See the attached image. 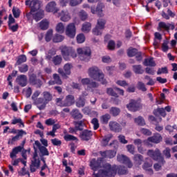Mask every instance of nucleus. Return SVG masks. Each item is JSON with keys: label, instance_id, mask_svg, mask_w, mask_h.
<instances>
[{"label": "nucleus", "instance_id": "nucleus-59", "mask_svg": "<svg viewBox=\"0 0 177 177\" xmlns=\"http://www.w3.org/2000/svg\"><path fill=\"white\" fill-rule=\"evenodd\" d=\"M12 15L15 19L20 17V10L18 8H12Z\"/></svg>", "mask_w": 177, "mask_h": 177}, {"label": "nucleus", "instance_id": "nucleus-3", "mask_svg": "<svg viewBox=\"0 0 177 177\" xmlns=\"http://www.w3.org/2000/svg\"><path fill=\"white\" fill-rule=\"evenodd\" d=\"M88 74L90 78L94 80V81H98L101 82L102 85H106L107 81L104 79V74L103 72L100 71L97 66H93L88 68Z\"/></svg>", "mask_w": 177, "mask_h": 177}, {"label": "nucleus", "instance_id": "nucleus-53", "mask_svg": "<svg viewBox=\"0 0 177 177\" xmlns=\"http://www.w3.org/2000/svg\"><path fill=\"white\" fill-rule=\"evenodd\" d=\"M64 39V37L62 35H55V36L53 38V42L57 43V42H62Z\"/></svg>", "mask_w": 177, "mask_h": 177}, {"label": "nucleus", "instance_id": "nucleus-43", "mask_svg": "<svg viewBox=\"0 0 177 177\" xmlns=\"http://www.w3.org/2000/svg\"><path fill=\"white\" fill-rule=\"evenodd\" d=\"M120 113H121V111L117 107H111L110 109V114H112L113 117H117Z\"/></svg>", "mask_w": 177, "mask_h": 177}, {"label": "nucleus", "instance_id": "nucleus-60", "mask_svg": "<svg viewBox=\"0 0 177 177\" xmlns=\"http://www.w3.org/2000/svg\"><path fill=\"white\" fill-rule=\"evenodd\" d=\"M45 124H46V125H48V127L55 125V124H56V120L53 118H49L46 120Z\"/></svg>", "mask_w": 177, "mask_h": 177}, {"label": "nucleus", "instance_id": "nucleus-33", "mask_svg": "<svg viewBox=\"0 0 177 177\" xmlns=\"http://www.w3.org/2000/svg\"><path fill=\"white\" fill-rule=\"evenodd\" d=\"M85 97H84L83 96H80L79 98L76 100L77 107H84V106H85Z\"/></svg>", "mask_w": 177, "mask_h": 177}, {"label": "nucleus", "instance_id": "nucleus-46", "mask_svg": "<svg viewBox=\"0 0 177 177\" xmlns=\"http://www.w3.org/2000/svg\"><path fill=\"white\" fill-rule=\"evenodd\" d=\"M157 113H158V114H160V115H161L162 117H165V115H167V113H165V109H164L163 108H158L156 111L153 112V114L155 115H157Z\"/></svg>", "mask_w": 177, "mask_h": 177}, {"label": "nucleus", "instance_id": "nucleus-55", "mask_svg": "<svg viewBox=\"0 0 177 177\" xmlns=\"http://www.w3.org/2000/svg\"><path fill=\"white\" fill-rule=\"evenodd\" d=\"M11 124L12 125H16V124H20L21 125H22V127H24V123L23 122V120H21V118H14V119L12 120Z\"/></svg>", "mask_w": 177, "mask_h": 177}, {"label": "nucleus", "instance_id": "nucleus-14", "mask_svg": "<svg viewBox=\"0 0 177 177\" xmlns=\"http://www.w3.org/2000/svg\"><path fill=\"white\" fill-rule=\"evenodd\" d=\"M117 160L119 162H122V164H125L128 168H132V167H133V164L132 163V161H131V159L125 155L118 154L117 156Z\"/></svg>", "mask_w": 177, "mask_h": 177}, {"label": "nucleus", "instance_id": "nucleus-24", "mask_svg": "<svg viewBox=\"0 0 177 177\" xmlns=\"http://www.w3.org/2000/svg\"><path fill=\"white\" fill-rule=\"evenodd\" d=\"M109 125L111 131H113V132H121L122 129L121 128V125H120L117 122L111 121L109 122Z\"/></svg>", "mask_w": 177, "mask_h": 177}, {"label": "nucleus", "instance_id": "nucleus-27", "mask_svg": "<svg viewBox=\"0 0 177 177\" xmlns=\"http://www.w3.org/2000/svg\"><path fill=\"white\" fill-rule=\"evenodd\" d=\"M151 167H153V162H147L144 163L142 168L143 169H145V171H147V174H148L149 175H153V169L151 168Z\"/></svg>", "mask_w": 177, "mask_h": 177}, {"label": "nucleus", "instance_id": "nucleus-50", "mask_svg": "<svg viewBox=\"0 0 177 177\" xmlns=\"http://www.w3.org/2000/svg\"><path fill=\"white\" fill-rule=\"evenodd\" d=\"M53 35V30H48L46 34V42H49L52 39V37Z\"/></svg>", "mask_w": 177, "mask_h": 177}, {"label": "nucleus", "instance_id": "nucleus-23", "mask_svg": "<svg viewBox=\"0 0 177 177\" xmlns=\"http://www.w3.org/2000/svg\"><path fill=\"white\" fill-rule=\"evenodd\" d=\"M16 82H17V84L19 85H20V86L24 87L27 86V76L26 75H20L19 76H17V79H16Z\"/></svg>", "mask_w": 177, "mask_h": 177}, {"label": "nucleus", "instance_id": "nucleus-35", "mask_svg": "<svg viewBox=\"0 0 177 177\" xmlns=\"http://www.w3.org/2000/svg\"><path fill=\"white\" fill-rule=\"evenodd\" d=\"M133 71L136 74H143V73H145V70L142 68V65L133 66Z\"/></svg>", "mask_w": 177, "mask_h": 177}, {"label": "nucleus", "instance_id": "nucleus-42", "mask_svg": "<svg viewBox=\"0 0 177 177\" xmlns=\"http://www.w3.org/2000/svg\"><path fill=\"white\" fill-rule=\"evenodd\" d=\"M111 118V116H110V114L106 113L102 116H101L100 120L102 124H107L109 122V120Z\"/></svg>", "mask_w": 177, "mask_h": 177}, {"label": "nucleus", "instance_id": "nucleus-20", "mask_svg": "<svg viewBox=\"0 0 177 177\" xmlns=\"http://www.w3.org/2000/svg\"><path fill=\"white\" fill-rule=\"evenodd\" d=\"M46 10L48 12L57 13V12H59V8L56 7V2L51 1L46 5Z\"/></svg>", "mask_w": 177, "mask_h": 177}, {"label": "nucleus", "instance_id": "nucleus-28", "mask_svg": "<svg viewBox=\"0 0 177 177\" xmlns=\"http://www.w3.org/2000/svg\"><path fill=\"white\" fill-rule=\"evenodd\" d=\"M53 77L54 81L50 80L49 82L50 85H55V84H57V85H62V84H63V82H62V79H60V76H59V75L55 73L53 75Z\"/></svg>", "mask_w": 177, "mask_h": 177}, {"label": "nucleus", "instance_id": "nucleus-38", "mask_svg": "<svg viewBox=\"0 0 177 177\" xmlns=\"http://www.w3.org/2000/svg\"><path fill=\"white\" fill-rule=\"evenodd\" d=\"M55 30L57 31V32H59V34H63V32H64V30H66V28H64V24H63V23L59 22L57 24Z\"/></svg>", "mask_w": 177, "mask_h": 177}, {"label": "nucleus", "instance_id": "nucleus-49", "mask_svg": "<svg viewBox=\"0 0 177 177\" xmlns=\"http://www.w3.org/2000/svg\"><path fill=\"white\" fill-rule=\"evenodd\" d=\"M135 123L138 124V125H141V126L146 124V123L145 122V119H143L142 116H139L138 118H136Z\"/></svg>", "mask_w": 177, "mask_h": 177}, {"label": "nucleus", "instance_id": "nucleus-19", "mask_svg": "<svg viewBox=\"0 0 177 177\" xmlns=\"http://www.w3.org/2000/svg\"><path fill=\"white\" fill-rule=\"evenodd\" d=\"M58 17H60L61 21H64V23L71 20V15L68 10H62L61 12L58 14Z\"/></svg>", "mask_w": 177, "mask_h": 177}, {"label": "nucleus", "instance_id": "nucleus-12", "mask_svg": "<svg viewBox=\"0 0 177 177\" xmlns=\"http://www.w3.org/2000/svg\"><path fill=\"white\" fill-rule=\"evenodd\" d=\"M169 30H175V24L171 23H165V22H160L158 26V31H167V32Z\"/></svg>", "mask_w": 177, "mask_h": 177}, {"label": "nucleus", "instance_id": "nucleus-51", "mask_svg": "<svg viewBox=\"0 0 177 177\" xmlns=\"http://www.w3.org/2000/svg\"><path fill=\"white\" fill-rule=\"evenodd\" d=\"M137 88L140 91H142V92H146L147 91V88H146V86H145V83L142 82H138L137 84Z\"/></svg>", "mask_w": 177, "mask_h": 177}, {"label": "nucleus", "instance_id": "nucleus-44", "mask_svg": "<svg viewBox=\"0 0 177 177\" xmlns=\"http://www.w3.org/2000/svg\"><path fill=\"white\" fill-rule=\"evenodd\" d=\"M62 60V56L60 55H56L53 58V62L55 64V66H59V64H61Z\"/></svg>", "mask_w": 177, "mask_h": 177}, {"label": "nucleus", "instance_id": "nucleus-17", "mask_svg": "<svg viewBox=\"0 0 177 177\" xmlns=\"http://www.w3.org/2000/svg\"><path fill=\"white\" fill-rule=\"evenodd\" d=\"M82 85H87L88 89H95L99 86V84L96 82L91 81L89 78H84L81 81Z\"/></svg>", "mask_w": 177, "mask_h": 177}, {"label": "nucleus", "instance_id": "nucleus-63", "mask_svg": "<svg viewBox=\"0 0 177 177\" xmlns=\"http://www.w3.org/2000/svg\"><path fill=\"white\" fill-rule=\"evenodd\" d=\"M51 143H53V146H60L62 141L57 138H54L51 140Z\"/></svg>", "mask_w": 177, "mask_h": 177}, {"label": "nucleus", "instance_id": "nucleus-48", "mask_svg": "<svg viewBox=\"0 0 177 177\" xmlns=\"http://www.w3.org/2000/svg\"><path fill=\"white\" fill-rule=\"evenodd\" d=\"M19 73H27L28 71V65L24 64L18 67Z\"/></svg>", "mask_w": 177, "mask_h": 177}, {"label": "nucleus", "instance_id": "nucleus-5", "mask_svg": "<svg viewBox=\"0 0 177 177\" xmlns=\"http://www.w3.org/2000/svg\"><path fill=\"white\" fill-rule=\"evenodd\" d=\"M25 4L26 6H30L31 10L30 12L26 13V17L30 18V16L34 13V12H38L41 10V7L42 6V1L39 0H26Z\"/></svg>", "mask_w": 177, "mask_h": 177}, {"label": "nucleus", "instance_id": "nucleus-22", "mask_svg": "<svg viewBox=\"0 0 177 177\" xmlns=\"http://www.w3.org/2000/svg\"><path fill=\"white\" fill-rule=\"evenodd\" d=\"M29 81L32 85H37L38 88L42 86V81L39 79H37V75L32 74L29 77Z\"/></svg>", "mask_w": 177, "mask_h": 177}, {"label": "nucleus", "instance_id": "nucleus-45", "mask_svg": "<svg viewBox=\"0 0 177 177\" xmlns=\"http://www.w3.org/2000/svg\"><path fill=\"white\" fill-rule=\"evenodd\" d=\"M64 140H66V142H70L71 140H73V141H77L78 140V138L73 135H70V134H66L64 136Z\"/></svg>", "mask_w": 177, "mask_h": 177}, {"label": "nucleus", "instance_id": "nucleus-40", "mask_svg": "<svg viewBox=\"0 0 177 177\" xmlns=\"http://www.w3.org/2000/svg\"><path fill=\"white\" fill-rule=\"evenodd\" d=\"M92 27V25L89 22H86L83 24L82 28V31L83 32H89L91 31V28Z\"/></svg>", "mask_w": 177, "mask_h": 177}, {"label": "nucleus", "instance_id": "nucleus-15", "mask_svg": "<svg viewBox=\"0 0 177 177\" xmlns=\"http://www.w3.org/2000/svg\"><path fill=\"white\" fill-rule=\"evenodd\" d=\"M92 136H93L92 131L85 129L80 132L79 138L81 140H83V142H88L92 139Z\"/></svg>", "mask_w": 177, "mask_h": 177}, {"label": "nucleus", "instance_id": "nucleus-57", "mask_svg": "<svg viewBox=\"0 0 177 177\" xmlns=\"http://www.w3.org/2000/svg\"><path fill=\"white\" fill-rule=\"evenodd\" d=\"M157 74L158 75H160L161 74H168V68L163 67V68H159L157 71Z\"/></svg>", "mask_w": 177, "mask_h": 177}, {"label": "nucleus", "instance_id": "nucleus-18", "mask_svg": "<svg viewBox=\"0 0 177 177\" xmlns=\"http://www.w3.org/2000/svg\"><path fill=\"white\" fill-rule=\"evenodd\" d=\"M71 64H66L64 66V71L62 68L58 69V73L63 77V78H67V75H70L71 74Z\"/></svg>", "mask_w": 177, "mask_h": 177}, {"label": "nucleus", "instance_id": "nucleus-31", "mask_svg": "<svg viewBox=\"0 0 177 177\" xmlns=\"http://www.w3.org/2000/svg\"><path fill=\"white\" fill-rule=\"evenodd\" d=\"M91 13H93V15L95 14H97L98 16H100V17H102V16H103V10H102V6H98L96 8V10H95V7H91Z\"/></svg>", "mask_w": 177, "mask_h": 177}, {"label": "nucleus", "instance_id": "nucleus-36", "mask_svg": "<svg viewBox=\"0 0 177 177\" xmlns=\"http://www.w3.org/2000/svg\"><path fill=\"white\" fill-rule=\"evenodd\" d=\"M72 117L74 120H81L82 118V114L80 113L78 109H74L72 111Z\"/></svg>", "mask_w": 177, "mask_h": 177}, {"label": "nucleus", "instance_id": "nucleus-37", "mask_svg": "<svg viewBox=\"0 0 177 177\" xmlns=\"http://www.w3.org/2000/svg\"><path fill=\"white\" fill-rule=\"evenodd\" d=\"M39 27L41 30H48V28H49V21L46 19H43L39 23Z\"/></svg>", "mask_w": 177, "mask_h": 177}, {"label": "nucleus", "instance_id": "nucleus-10", "mask_svg": "<svg viewBox=\"0 0 177 177\" xmlns=\"http://www.w3.org/2000/svg\"><path fill=\"white\" fill-rule=\"evenodd\" d=\"M106 21L103 19H98L95 28L93 30L94 35H102V31L104 28Z\"/></svg>", "mask_w": 177, "mask_h": 177}, {"label": "nucleus", "instance_id": "nucleus-8", "mask_svg": "<svg viewBox=\"0 0 177 177\" xmlns=\"http://www.w3.org/2000/svg\"><path fill=\"white\" fill-rule=\"evenodd\" d=\"M77 53L80 55V60H89L91 59V52L88 47L77 48Z\"/></svg>", "mask_w": 177, "mask_h": 177}, {"label": "nucleus", "instance_id": "nucleus-6", "mask_svg": "<svg viewBox=\"0 0 177 177\" xmlns=\"http://www.w3.org/2000/svg\"><path fill=\"white\" fill-rule=\"evenodd\" d=\"M55 102L57 106H59V107H70L75 103V97L73 95H68L64 101L62 98H57Z\"/></svg>", "mask_w": 177, "mask_h": 177}, {"label": "nucleus", "instance_id": "nucleus-7", "mask_svg": "<svg viewBox=\"0 0 177 177\" xmlns=\"http://www.w3.org/2000/svg\"><path fill=\"white\" fill-rule=\"evenodd\" d=\"M147 156L151 157L155 161H158V162H162V165L165 164V160H164V157L161 155V151L158 149H156L155 150L149 149L147 151Z\"/></svg>", "mask_w": 177, "mask_h": 177}, {"label": "nucleus", "instance_id": "nucleus-58", "mask_svg": "<svg viewBox=\"0 0 177 177\" xmlns=\"http://www.w3.org/2000/svg\"><path fill=\"white\" fill-rule=\"evenodd\" d=\"M126 147H127V151H129L130 154H135V146H133V145H127Z\"/></svg>", "mask_w": 177, "mask_h": 177}, {"label": "nucleus", "instance_id": "nucleus-41", "mask_svg": "<svg viewBox=\"0 0 177 177\" xmlns=\"http://www.w3.org/2000/svg\"><path fill=\"white\" fill-rule=\"evenodd\" d=\"M27 62V57L24 55H19L17 61V66H20L22 63H26Z\"/></svg>", "mask_w": 177, "mask_h": 177}, {"label": "nucleus", "instance_id": "nucleus-32", "mask_svg": "<svg viewBox=\"0 0 177 177\" xmlns=\"http://www.w3.org/2000/svg\"><path fill=\"white\" fill-rule=\"evenodd\" d=\"M74 125L77 131H83L84 127H85V123L84 122V121L80 120L77 122H74Z\"/></svg>", "mask_w": 177, "mask_h": 177}, {"label": "nucleus", "instance_id": "nucleus-11", "mask_svg": "<svg viewBox=\"0 0 177 177\" xmlns=\"http://www.w3.org/2000/svg\"><path fill=\"white\" fill-rule=\"evenodd\" d=\"M65 34L69 38H75V34H77V29L74 23L68 24L65 30Z\"/></svg>", "mask_w": 177, "mask_h": 177}, {"label": "nucleus", "instance_id": "nucleus-54", "mask_svg": "<svg viewBox=\"0 0 177 177\" xmlns=\"http://www.w3.org/2000/svg\"><path fill=\"white\" fill-rule=\"evenodd\" d=\"M91 124H93V129L95 131H96V129H99L100 124H99V120H97V118H93L91 120Z\"/></svg>", "mask_w": 177, "mask_h": 177}, {"label": "nucleus", "instance_id": "nucleus-13", "mask_svg": "<svg viewBox=\"0 0 177 177\" xmlns=\"http://www.w3.org/2000/svg\"><path fill=\"white\" fill-rule=\"evenodd\" d=\"M127 107L130 111H138L139 109H142V104L139 100H131Z\"/></svg>", "mask_w": 177, "mask_h": 177}, {"label": "nucleus", "instance_id": "nucleus-16", "mask_svg": "<svg viewBox=\"0 0 177 177\" xmlns=\"http://www.w3.org/2000/svg\"><path fill=\"white\" fill-rule=\"evenodd\" d=\"M162 141V136H161V134L158 133H156L153 134V136H151L147 138V140L144 141V143H149V142H151V143H155L156 145H158V143H160Z\"/></svg>", "mask_w": 177, "mask_h": 177}, {"label": "nucleus", "instance_id": "nucleus-2", "mask_svg": "<svg viewBox=\"0 0 177 177\" xmlns=\"http://www.w3.org/2000/svg\"><path fill=\"white\" fill-rule=\"evenodd\" d=\"M34 153L31 160V164L30 166V172H35L38 168L41 166V159L38 156V149L40 153V157H45V156H49V151L46 149V147L42 146L39 141L36 140L33 145Z\"/></svg>", "mask_w": 177, "mask_h": 177}, {"label": "nucleus", "instance_id": "nucleus-62", "mask_svg": "<svg viewBox=\"0 0 177 177\" xmlns=\"http://www.w3.org/2000/svg\"><path fill=\"white\" fill-rule=\"evenodd\" d=\"M169 50V46H168V42L165 41L162 44V52L167 53Z\"/></svg>", "mask_w": 177, "mask_h": 177}, {"label": "nucleus", "instance_id": "nucleus-30", "mask_svg": "<svg viewBox=\"0 0 177 177\" xmlns=\"http://www.w3.org/2000/svg\"><path fill=\"white\" fill-rule=\"evenodd\" d=\"M30 15H32V17L36 21H39L41 19H44V10H38V12L35 14L32 12Z\"/></svg>", "mask_w": 177, "mask_h": 177}, {"label": "nucleus", "instance_id": "nucleus-52", "mask_svg": "<svg viewBox=\"0 0 177 177\" xmlns=\"http://www.w3.org/2000/svg\"><path fill=\"white\" fill-rule=\"evenodd\" d=\"M106 93L110 96H113L114 97H118V94H117V93H115L112 88H108L106 90Z\"/></svg>", "mask_w": 177, "mask_h": 177}, {"label": "nucleus", "instance_id": "nucleus-64", "mask_svg": "<svg viewBox=\"0 0 177 177\" xmlns=\"http://www.w3.org/2000/svg\"><path fill=\"white\" fill-rule=\"evenodd\" d=\"M79 16L81 19V20H86L88 15H86V12H85L84 11H80L79 12Z\"/></svg>", "mask_w": 177, "mask_h": 177}, {"label": "nucleus", "instance_id": "nucleus-34", "mask_svg": "<svg viewBox=\"0 0 177 177\" xmlns=\"http://www.w3.org/2000/svg\"><path fill=\"white\" fill-rule=\"evenodd\" d=\"M144 66H149V67H156V62L153 58H147L144 61Z\"/></svg>", "mask_w": 177, "mask_h": 177}, {"label": "nucleus", "instance_id": "nucleus-61", "mask_svg": "<svg viewBox=\"0 0 177 177\" xmlns=\"http://www.w3.org/2000/svg\"><path fill=\"white\" fill-rule=\"evenodd\" d=\"M115 156H117V151L108 150V158H114Z\"/></svg>", "mask_w": 177, "mask_h": 177}, {"label": "nucleus", "instance_id": "nucleus-47", "mask_svg": "<svg viewBox=\"0 0 177 177\" xmlns=\"http://www.w3.org/2000/svg\"><path fill=\"white\" fill-rule=\"evenodd\" d=\"M127 55L129 57H133V56H136L138 55V50L136 48L129 49Z\"/></svg>", "mask_w": 177, "mask_h": 177}, {"label": "nucleus", "instance_id": "nucleus-1", "mask_svg": "<svg viewBox=\"0 0 177 177\" xmlns=\"http://www.w3.org/2000/svg\"><path fill=\"white\" fill-rule=\"evenodd\" d=\"M102 169H100L97 174H93L95 177H112L117 175H127L128 174V169L124 166H117L110 165L109 163H104L102 165Z\"/></svg>", "mask_w": 177, "mask_h": 177}, {"label": "nucleus", "instance_id": "nucleus-26", "mask_svg": "<svg viewBox=\"0 0 177 177\" xmlns=\"http://www.w3.org/2000/svg\"><path fill=\"white\" fill-rule=\"evenodd\" d=\"M24 147L21 146H18L12 149V152L10 153V158H15V157H17V154L19 153H21V151H23Z\"/></svg>", "mask_w": 177, "mask_h": 177}, {"label": "nucleus", "instance_id": "nucleus-9", "mask_svg": "<svg viewBox=\"0 0 177 177\" xmlns=\"http://www.w3.org/2000/svg\"><path fill=\"white\" fill-rule=\"evenodd\" d=\"M61 52L64 60H66V62L70 60V57H77V53L75 51L71 50L67 46H64L62 48Z\"/></svg>", "mask_w": 177, "mask_h": 177}, {"label": "nucleus", "instance_id": "nucleus-25", "mask_svg": "<svg viewBox=\"0 0 177 177\" xmlns=\"http://www.w3.org/2000/svg\"><path fill=\"white\" fill-rule=\"evenodd\" d=\"M103 158H100V160H96V159H93L90 162V166L93 171H97L98 168H100V163L102 162Z\"/></svg>", "mask_w": 177, "mask_h": 177}, {"label": "nucleus", "instance_id": "nucleus-29", "mask_svg": "<svg viewBox=\"0 0 177 177\" xmlns=\"http://www.w3.org/2000/svg\"><path fill=\"white\" fill-rule=\"evenodd\" d=\"M23 135H27V133H26V131L24 130H18L17 135L11 139V143H15V142L20 140V138H21Z\"/></svg>", "mask_w": 177, "mask_h": 177}, {"label": "nucleus", "instance_id": "nucleus-39", "mask_svg": "<svg viewBox=\"0 0 177 177\" xmlns=\"http://www.w3.org/2000/svg\"><path fill=\"white\" fill-rule=\"evenodd\" d=\"M111 138H113L112 134H108L105 136L102 139V146H107L109 145V142H110V140H111Z\"/></svg>", "mask_w": 177, "mask_h": 177}, {"label": "nucleus", "instance_id": "nucleus-56", "mask_svg": "<svg viewBox=\"0 0 177 177\" xmlns=\"http://www.w3.org/2000/svg\"><path fill=\"white\" fill-rule=\"evenodd\" d=\"M77 41L78 44H83V42H85V35H84L82 33L79 34L77 36Z\"/></svg>", "mask_w": 177, "mask_h": 177}, {"label": "nucleus", "instance_id": "nucleus-4", "mask_svg": "<svg viewBox=\"0 0 177 177\" xmlns=\"http://www.w3.org/2000/svg\"><path fill=\"white\" fill-rule=\"evenodd\" d=\"M43 98L36 99L35 103L37 104V107L39 110H44L46 107V104L49 103V102L52 101L53 96L48 91H44L42 93Z\"/></svg>", "mask_w": 177, "mask_h": 177}, {"label": "nucleus", "instance_id": "nucleus-21", "mask_svg": "<svg viewBox=\"0 0 177 177\" xmlns=\"http://www.w3.org/2000/svg\"><path fill=\"white\" fill-rule=\"evenodd\" d=\"M133 160L134 162V165L136 167H139L140 165H142V164H143V162L145 161V158L143 157V156L137 153L134 155Z\"/></svg>", "mask_w": 177, "mask_h": 177}]
</instances>
